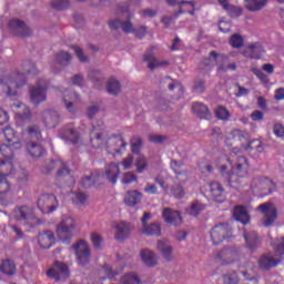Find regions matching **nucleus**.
<instances>
[{"mask_svg": "<svg viewBox=\"0 0 284 284\" xmlns=\"http://www.w3.org/2000/svg\"><path fill=\"white\" fill-rule=\"evenodd\" d=\"M219 172L229 181L231 187H243V180L250 176V160L239 155L232 163L230 156L223 155L220 159Z\"/></svg>", "mask_w": 284, "mask_h": 284, "instance_id": "obj_1", "label": "nucleus"}, {"mask_svg": "<svg viewBox=\"0 0 284 284\" xmlns=\"http://www.w3.org/2000/svg\"><path fill=\"white\" fill-rule=\"evenodd\" d=\"M106 136L108 131H105L103 121L98 120L97 122H93L90 132L92 148H103V145H105L108 154H112V156H119L125 152L128 142H125L123 135H113L105 141Z\"/></svg>", "mask_w": 284, "mask_h": 284, "instance_id": "obj_2", "label": "nucleus"}, {"mask_svg": "<svg viewBox=\"0 0 284 284\" xmlns=\"http://www.w3.org/2000/svg\"><path fill=\"white\" fill-rule=\"evenodd\" d=\"M23 72L12 73V75H3L0 79V85H2L3 92L8 94V97H14L17 94V90L23 88L27 83V74H39V70L37 65L32 63V61H27L22 64Z\"/></svg>", "mask_w": 284, "mask_h": 284, "instance_id": "obj_3", "label": "nucleus"}, {"mask_svg": "<svg viewBox=\"0 0 284 284\" xmlns=\"http://www.w3.org/2000/svg\"><path fill=\"white\" fill-rule=\"evenodd\" d=\"M24 134H27L28 139L32 141L27 145L28 154L31 155L32 159H41V156H45L48 151H45V148H43V144H41L43 141V135H41V129L39 125L33 124L29 126L24 131Z\"/></svg>", "mask_w": 284, "mask_h": 284, "instance_id": "obj_4", "label": "nucleus"}, {"mask_svg": "<svg viewBox=\"0 0 284 284\" xmlns=\"http://www.w3.org/2000/svg\"><path fill=\"white\" fill-rule=\"evenodd\" d=\"M251 192L255 196H270V194L276 192V183L267 178H253L251 181Z\"/></svg>", "mask_w": 284, "mask_h": 284, "instance_id": "obj_5", "label": "nucleus"}, {"mask_svg": "<svg viewBox=\"0 0 284 284\" xmlns=\"http://www.w3.org/2000/svg\"><path fill=\"white\" fill-rule=\"evenodd\" d=\"M77 230V222L70 216H65L57 226V236L62 243H70Z\"/></svg>", "mask_w": 284, "mask_h": 284, "instance_id": "obj_6", "label": "nucleus"}, {"mask_svg": "<svg viewBox=\"0 0 284 284\" xmlns=\"http://www.w3.org/2000/svg\"><path fill=\"white\" fill-rule=\"evenodd\" d=\"M12 216L16 221H20V223H24L29 227H34L39 223L37 215H34V209L27 205L16 207L12 211Z\"/></svg>", "mask_w": 284, "mask_h": 284, "instance_id": "obj_7", "label": "nucleus"}, {"mask_svg": "<svg viewBox=\"0 0 284 284\" xmlns=\"http://www.w3.org/2000/svg\"><path fill=\"white\" fill-rule=\"evenodd\" d=\"M74 252L75 261L81 267L90 264V258H92V251L90 245L84 240H80L71 246Z\"/></svg>", "mask_w": 284, "mask_h": 284, "instance_id": "obj_8", "label": "nucleus"}, {"mask_svg": "<svg viewBox=\"0 0 284 284\" xmlns=\"http://www.w3.org/2000/svg\"><path fill=\"white\" fill-rule=\"evenodd\" d=\"M109 28L111 30H119V28H121V30H123V32H125V34H130V32H133V34H135V37H138V39H143V37H145L148 34V28L140 27L138 29H134V26L132 24V22H130V21L123 22L119 19L111 20L109 22Z\"/></svg>", "mask_w": 284, "mask_h": 284, "instance_id": "obj_9", "label": "nucleus"}, {"mask_svg": "<svg viewBox=\"0 0 284 284\" xmlns=\"http://www.w3.org/2000/svg\"><path fill=\"white\" fill-rule=\"evenodd\" d=\"M256 211L264 217V227H272V224L276 223V220L278 219V210H276V205L272 202L260 204Z\"/></svg>", "mask_w": 284, "mask_h": 284, "instance_id": "obj_10", "label": "nucleus"}, {"mask_svg": "<svg viewBox=\"0 0 284 284\" xmlns=\"http://www.w3.org/2000/svg\"><path fill=\"white\" fill-rule=\"evenodd\" d=\"M210 236L213 245H221L223 241L232 239V226L227 223L216 224L211 229Z\"/></svg>", "mask_w": 284, "mask_h": 284, "instance_id": "obj_11", "label": "nucleus"}, {"mask_svg": "<svg viewBox=\"0 0 284 284\" xmlns=\"http://www.w3.org/2000/svg\"><path fill=\"white\" fill-rule=\"evenodd\" d=\"M49 165L51 168H60V170H58L57 172L58 183H68L69 185H72L74 183V176L72 175V171L68 169L65 162L61 160H51L49 162Z\"/></svg>", "mask_w": 284, "mask_h": 284, "instance_id": "obj_12", "label": "nucleus"}, {"mask_svg": "<svg viewBox=\"0 0 284 284\" xmlns=\"http://www.w3.org/2000/svg\"><path fill=\"white\" fill-rule=\"evenodd\" d=\"M37 206L42 214H52L59 207V200L54 194H42L37 201Z\"/></svg>", "mask_w": 284, "mask_h": 284, "instance_id": "obj_13", "label": "nucleus"}, {"mask_svg": "<svg viewBox=\"0 0 284 284\" xmlns=\"http://www.w3.org/2000/svg\"><path fill=\"white\" fill-rule=\"evenodd\" d=\"M13 174H16L18 181H28V171L14 172L13 160H0V176L7 179V176H12Z\"/></svg>", "mask_w": 284, "mask_h": 284, "instance_id": "obj_14", "label": "nucleus"}, {"mask_svg": "<svg viewBox=\"0 0 284 284\" xmlns=\"http://www.w3.org/2000/svg\"><path fill=\"white\" fill-rule=\"evenodd\" d=\"M29 92L31 103H33V105H39V103H43V101L48 99V83L45 80H39L36 85L30 88Z\"/></svg>", "mask_w": 284, "mask_h": 284, "instance_id": "obj_15", "label": "nucleus"}, {"mask_svg": "<svg viewBox=\"0 0 284 284\" xmlns=\"http://www.w3.org/2000/svg\"><path fill=\"white\" fill-rule=\"evenodd\" d=\"M47 276L53 278V281H65V278H70V267L65 263L57 261L47 271Z\"/></svg>", "mask_w": 284, "mask_h": 284, "instance_id": "obj_16", "label": "nucleus"}, {"mask_svg": "<svg viewBox=\"0 0 284 284\" xmlns=\"http://www.w3.org/2000/svg\"><path fill=\"white\" fill-rule=\"evenodd\" d=\"M239 258V250L236 247H224L215 254V260L221 263V265H232Z\"/></svg>", "mask_w": 284, "mask_h": 284, "instance_id": "obj_17", "label": "nucleus"}, {"mask_svg": "<svg viewBox=\"0 0 284 284\" xmlns=\"http://www.w3.org/2000/svg\"><path fill=\"white\" fill-rule=\"evenodd\" d=\"M206 194L215 203H225V189L219 182H211L206 187Z\"/></svg>", "mask_w": 284, "mask_h": 284, "instance_id": "obj_18", "label": "nucleus"}, {"mask_svg": "<svg viewBox=\"0 0 284 284\" xmlns=\"http://www.w3.org/2000/svg\"><path fill=\"white\" fill-rule=\"evenodd\" d=\"M155 49V47H150L143 55V61L148 63L149 70H156L158 68H165V65H170V61L159 60V58L154 57Z\"/></svg>", "mask_w": 284, "mask_h": 284, "instance_id": "obj_19", "label": "nucleus"}, {"mask_svg": "<svg viewBox=\"0 0 284 284\" xmlns=\"http://www.w3.org/2000/svg\"><path fill=\"white\" fill-rule=\"evenodd\" d=\"M10 30H13L16 37H30L32 34V30L26 26V22L19 19H11L9 21Z\"/></svg>", "mask_w": 284, "mask_h": 284, "instance_id": "obj_20", "label": "nucleus"}, {"mask_svg": "<svg viewBox=\"0 0 284 284\" xmlns=\"http://www.w3.org/2000/svg\"><path fill=\"white\" fill-rule=\"evenodd\" d=\"M60 139L62 141H69V143H72L73 145H77L79 141H81V135H79V132L72 124H68L60 131Z\"/></svg>", "mask_w": 284, "mask_h": 284, "instance_id": "obj_21", "label": "nucleus"}, {"mask_svg": "<svg viewBox=\"0 0 284 284\" xmlns=\"http://www.w3.org/2000/svg\"><path fill=\"white\" fill-rule=\"evenodd\" d=\"M263 54H265V48L261 42H253L244 50L246 59H262Z\"/></svg>", "mask_w": 284, "mask_h": 284, "instance_id": "obj_22", "label": "nucleus"}, {"mask_svg": "<svg viewBox=\"0 0 284 284\" xmlns=\"http://www.w3.org/2000/svg\"><path fill=\"white\" fill-rule=\"evenodd\" d=\"M162 219L164 220V223H169V225H181L183 223L181 212L174 211L170 207L162 211Z\"/></svg>", "mask_w": 284, "mask_h": 284, "instance_id": "obj_23", "label": "nucleus"}, {"mask_svg": "<svg viewBox=\"0 0 284 284\" xmlns=\"http://www.w3.org/2000/svg\"><path fill=\"white\" fill-rule=\"evenodd\" d=\"M62 100L65 103V108L71 114H74V105L80 101L79 94L72 90H65L62 93Z\"/></svg>", "mask_w": 284, "mask_h": 284, "instance_id": "obj_24", "label": "nucleus"}, {"mask_svg": "<svg viewBox=\"0 0 284 284\" xmlns=\"http://www.w3.org/2000/svg\"><path fill=\"white\" fill-rule=\"evenodd\" d=\"M169 6H179V13L180 14H191L194 17V12H196L195 3L194 1H181L178 0H168Z\"/></svg>", "mask_w": 284, "mask_h": 284, "instance_id": "obj_25", "label": "nucleus"}, {"mask_svg": "<svg viewBox=\"0 0 284 284\" xmlns=\"http://www.w3.org/2000/svg\"><path fill=\"white\" fill-rule=\"evenodd\" d=\"M115 234L114 239L115 241H125V239H130V232L132 231V224L121 222L114 226Z\"/></svg>", "mask_w": 284, "mask_h": 284, "instance_id": "obj_26", "label": "nucleus"}, {"mask_svg": "<svg viewBox=\"0 0 284 284\" xmlns=\"http://www.w3.org/2000/svg\"><path fill=\"white\" fill-rule=\"evenodd\" d=\"M250 139V133L247 131L235 129L225 139V145L227 148L234 145L236 141H247Z\"/></svg>", "mask_w": 284, "mask_h": 284, "instance_id": "obj_27", "label": "nucleus"}, {"mask_svg": "<svg viewBox=\"0 0 284 284\" xmlns=\"http://www.w3.org/2000/svg\"><path fill=\"white\" fill-rule=\"evenodd\" d=\"M55 241L57 239L52 231H45L44 233H40L38 236V243L42 250H50V247L54 245Z\"/></svg>", "mask_w": 284, "mask_h": 284, "instance_id": "obj_28", "label": "nucleus"}, {"mask_svg": "<svg viewBox=\"0 0 284 284\" xmlns=\"http://www.w3.org/2000/svg\"><path fill=\"white\" fill-rule=\"evenodd\" d=\"M109 183H112L115 185L116 181H119V175L121 174V170L119 169V163H109L105 166V172H104Z\"/></svg>", "mask_w": 284, "mask_h": 284, "instance_id": "obj_29", "label": "nucleus"}, {"mask_svg": "<svg viewBox=\"0 0 284 284\" xmlns=\"http://www.w3.org/2000/svg\"><path fill=\"white\" fill-rule=\"evenodd\" d=\"M61 122V116L57 111H44L43 112V123L45 128L52 129L59 125Z\"/></svg>", "mask_w": 284, "mask_h": 284, "instance_id": "obj_30", "label": "nucleus"}, {"mask_svg": "<svg viewBox=\"0 0 284 284\" xmlns=\"http://www.w3.org/2000/svg\"><path fill=\"white\" fill-rule=\"evenodd\" d=\"M278 263H281V258H275L272 255H262L257 261V265L260 270H264V271H268V270H272V267H276Z\"/></svg>", "mask_w": 284, "mask_h": 284, "instance_id": "obj_31", "label": "nucleus"}, {"mask_svg": "<svg viewBox=\"0 0 284 284\" xmlns=\"http://www.w3.org/2000/svg\"><path fill=\"white\" fill-rule=\"evenodd\" d=\"M192 112L193 114L197 115L199 119H205L206 121H210L212 119V113L210 112V109L207 108V105L201 102L193 103Z\"/></svg>", "mask_w": 284, "mask_h": 284, "instance_id": "obj_32", "label": "nucleus"}, {"mask_svg": "<svg viewBox=\"0 0 284 284\" xmlns=\"http://www.w3.org/2000/svg\"><path fill=\"white\" fill-rule=\"evenodd\" d=\"M10 182L7 178L0 176V205H8L10 203Z\"/></svg>", "mask_w": 284, "mask_h": 284, "instance_id": "obj_33", "label": "nucleus"}, {"mask_svg": "<svg viewBox=\"0 0 284 284\" xmlns=\"http://www.w3.org/2000/svg\"><path fill=\"white\" fill-rule=\"evenodd\" d=\"M244 241L247 250H251V252H254V250H258V247H261V237H258V234L255 232H244Z\"/></svg>", "mask_w": 284, "mask_h": 284, "instance_id": "obj_34", "label": "nucleus"}, {"mask_svg": "<svg viewBox=\"0 0 284 284\" xmlns=\"http://www.w3.org/2000/svg\"><path fill=\"white\" fill-rule=\"evenodd\" d=\"M233 219L242 223V225H247L250 223V213L245 206H235L233 211Z\"/></svg>", "mask_w": 284, "mask_h": 284, "instance_id": "obj_35", "label": "nucleus"}, {"mask_svg": "<svg viewBox=\"0 0 284 284\" xmlns=\"http://www.w3.org/2000/svg\"><path fill=\"white\" fill-rule=\"evenodd\" d=\"M0 272L6 276H14L17 274V264L10 258L2 260Z\"/></svg>", "mask_w": 284, "mask_h": 284, "instance_id": "obj_36", "label": "nucleus"}, {"mask_svg": "<svg viewBox=\"0 0 284 284\" xmlns=\"http://www.w3.org/2000/svg\"><path fill=\"white\" fill-rule=\"evenodd\" d=\"M3 134L7 143L12 144L13 148L21 149V141H19V138H17L14 129L7 126L3 130Z\"/></svg>", "mask_w": 284, "mask_h": 284, "instance_id": "obj_37", "label": "nucleus"}, {"mask_svg": "<svg viewBox=\"0 0 284 284\" xmlns=\"http://www.w3.org/2000/svg\"><path fill=\"white\" fill-rule=\"evenodd\" d=\"M143 195L139 191H129L124 197V203L128 207H134L138 203H141Z\"/></svg>", "mask_w": 284, "mask_h": 284, "instance_id": "obj_38", "label": "nucleus"}, {"mask_svg": "<svg viewBox=\"0 0 284 284\" xmlns=\"http://www.w3.org/2000/svg\"><path fill=\"white\" fill-rule=\"evenodd\" d=\"M170 168H171L172 172L175 173L176 179H179V176H187V171L185 169H183V168H185V162L171 160Z\"/></svg>", "mask_w": 284, "mask_h": 284, "instance_id": "obj_39", "label": "nucleus"}, {"mask_svg": "<svg viewBox=\"0 0 284 284\" xmlns=\"http://www.w3.org/2000/svg\"><path fill=\"white\" fill-rule=\"evenodd\" d=\"M268 0H245V8L250 10V12H258V10H263L264 6H267Z\"/></svg>", "mask_w": 284, "mask_h": 284, "instance_id": "obj_40", "label": "nucleus"}, {"mask_svg": "<svg viewBox=\"0 0 284 284\" xmlns=\"http://www.w3.org/2000/svg\"><path fill=\"white\" fill-rule=\"evenodd\" d=\"M18 150L17 146L8 143V144H0V152L3 156V160L7 161H14V151Z\"/></svg>", "mask_w": 284, "mask_h": 284, "instance_id": "obj_41", "label": "nucleus"}, {"mask_svg": "<svg viewBox=\"0 0 284 284\" xmlns=\"http://www.w3.org/2000/svg\"><path fill=\"white\" fill-rule=\"evenodd\" d=\"M158 250L166 261H172V246L168 241H159Z\"/></svg>", "mask_w": 284, "mask_h": 284, "instance_id": "obj_42", "label": "nucleus"}, {"mask_svg": "<svg viewBox=\"0 0 284 284\" xmlns=\"http://www.w3.org/2000/svg\"><path fill=\"white\" fill-rule=\"evenodd\" d=\"M141 258L148 267H154V265H156V255H154L152 251H141Z\"/></svg>", "mask_w": 284, "mask_h": 284, "instance_id": "obj_43", "label": "nucleus"}, {"mask_svg": "<svg viewBox=\"0 0 284 284\" xmlns=\"http://www.w3.org/2000/svg\"><path fill=\"white\" fill-rule=\"evenodd\" d=\"M142 234H146V236H161V225L158 223H152L143 226Z\"/></svg>", "mask_w": 284, "mask_h": 284, "instance_id": "obj_44", "label": "nucleus"}, {"mask_svg": "<svg viewBox=\"0 0 284 284\" xmlns=\"http://www.w3.org/2000/svg\"><path fill=\"white\" fill-rule=\"evenodd\" d=\"M106 91L109 94H113V97H116L119 92H121V83L114 79H110L106 83Z\"/></svg>", "mask_w": 284, "mask_h": 284, "instance_id": "obj_45", "label": "nucleus"}, {"mask_svg": "<svg viewBox=\"0 0 284 284\" xmlns=\"http://www.w3.org/2000/svg\"><path fill=\"white\" fill-rule=\"evenodd\" d=\"M230 45H232L235 50H239L240 48H243L245 45V40H243V36L235 33L232 34L229 40Z\"/></svg>", "mask_w": 284, "mask_h": 284, "instance_id": "obj_46", "label": "nucleus"}, {"mask_svg": "<svg viewBox=\"0 0 284 284\" xmlns=\"http://www.w3.org/2000/svg\"><path fill=\"white\" fill-rule=\"evenodd\" d=\"M245 150L247 152L255 151V152H257V154H261L264 150L263 142L261 140H252L248 142Z\"/></svg>", "mask_w": 284, "mask_h": 284, "instance_id": "obj_47", "label": "nucleus"}, {"mask_svg": "<svg viewBox=\"0 0 284 284\" xmlns=\"http://www.w3.org/2000/svg\"><path fill=\"white\" fill-rule=\"evenodd\" d=\"M135 168L138 174H143V172H145V169L148 168V159L144 158V155H139L135 160Z\"/></svg>", "mask_w": 284, "mask_h": 284, "instance_id": "obj_48", "label": "nucleus"}, {"mask_svg": "<svg viewBox=\"0 0 284 284\" xmlns=\"http://www.w3.org/2000/svg\"><path fill=\"white\" fill-rule=\"evenodd\" d=\"M271 245L276 254L284 256V237L274 240Z\"/></svg>", "mask_w": 284, "mask_h": 284, "instance_id": "obj_49", "label": "nucleus"}, {"mask_svg": "<svg viewBox=\"0 0 284 284\" xmlns=\"http://www.w3.org/2000/svg\"><path fill=\"white\" fill-rule=\"evenodd\" d=\"M72 202L74 205H85L88 203V195L83 192L73 193Z\"/></svg>", "mask_w": 284, "mask_h": 284, "instance_id": "obj_50", "label": "nucleus"}, {"mask_svg": "<svg viewBox=\"0 0 284 284\" xmlns=\"http://www.w3.org/2000/svg\"><path fill=\"white\" fill-rule=\"evenodd\" d=\"M251 72L254 73L255 77H257L261 83H264L265 85L270 83V78L266 74H264L263 70L258 69V67L251 68Z\"/></svg>", "mask_w": 284, "mask_h": 284, "instance_id": "obj_51", "label": "nucleus"}, {"mask_svg": "<svg viewBox=\"0 0 284 284\" xmlns=\"http://www.w3.org/2000/svg\"><path fill=\"white\" fill-rule=\"evenodd\" d=\"M55 59H57L58 63H60V65H68V63H70V61H72V55H70L65 51H61L55 55Z\"/></svg>", "mask_w": 284, "mask_h": 284, "instance_id": "obj_52", "label": "nucleus"}, {"mask_svg": "<svg viewBox=\"0 0 284 284\" xmlns=\"http://www.w3.org/2000/svg\"><path fill=\"white\" fill-rule=\"evenodd\" d=\"M215 116L220 119V121H227L230 119V111L225 106H217Z\"/></svg>", "mask_w": 284, "mask_h": 284, "instance_id": "obj_53", "label": "nucleus"}, {"mask_svg": "<svg viewBox=\"0 0 284 284\" xmlns=\"http://www.w3.org/2000/svg\"><path fill=\"white\" fill-rule=\"evenodd\" d=\"M70 0H52L51 1V8L53 10H65V8H69Z\"/></svg>", "mask_w": 284, "mask_h": 284, "instance_id": "obj_54", "label": "nucleus"}, {"mask_svg": "<svg viewBox=\"0 0 284 284\" xmlns=\"http://www.w3.org/2000/svg\"><path fill=\"white\" fill-rule=\"evenodd\" d=\"M142 145L143 140H141V138H133L131 141V152L133 154H139V152H141Z\"/></svg>", "mask_w": 284, "mask_h": 284, "instance_id": "obj_55", "label": "nucleus"}, {"mask_svg": "<svg viewBox=\"0 0 284 284\" xmlns=\"http://www.w3.org/2000/svg\"><path fill=\"white\" fill-rule=\"evenodd\" d=\"M171 193L175 199H183L185 196V189L181 184H178L171 189Z\"/></svg>", "mask_w": 284, "mask_h": 284, "instance_id": "obj_56", "label": "nucleus"}, {"mask_svg": "<svg viewBox=\"0 0 284 284\" xmlns=\"http://www.w3.org/2000/svg\"><path fill=\"white\" fill-rule=\"evenodd\" d=\"M224 284H239V275L236 272L225 274L223 276Z\"/></svg>", "mask_w": 284, "mask_h": 284, "instance_id": "obj_57", "label": "nucleus"}, {"mask_svg": "<svg viewBox=\"0 0 284 284\" xmlns=\"http://www.w3.org/2000/svg\"><path fill=\"white\" fill-rule=\"evenodd\" d=\"M205 210V205L199 203V202H194L192 205H191V209H190V214L191 216H199L200 212Z\"/></svg>", "mask_w": 284, "mask_h": 284, "instance_id": "obj_58", "label": "nucleus"}, {"mask_svg": "<svg viewBox=\"0 0 284 284\" xmlns=\"http://www.w3.org/2000/svg\"><path fill=\"white\" fill-rule=\"evenodd\" d=\"M91 243L93 244V247L95 250H101V243H103V237H101V235H99L98 233H92Z\"/></svg>", "mask_w": 284, "mask_h": 284, "instance_id": "obj_59", "label": "nucleus"}, {"mask_svg": "<svg viewBox=\"0 0 284 284\" xmlns=\"http://www.w3.org/2000/svg\"><path fill=\"white\" fill-rule=\"evenodd\" d=\"M136 174H134L133 172H126L123 174L122 178V183L124 185H130V183H134V181H136Z\"/></svg>", "mask_w": 284, "mask_h": 284, "instance_id": "obj_60", "label": "nucleus"}, {"mask_svg": "<svg viewBox=\"0 0 284 284\" xmlns=\"http://www.w3.org/2000/svg\"><path fill=\"white\" fill-rule=\"evenodd\" d=\"M71 48H72V50H74L75 55L78 57L79 61H81L82 63L88 62V57H85V54L83 53L82 48H80L79 45H72Z\"/></svg>", "mask_w": 284, "mask_h": 284, "instance_id": "obj_61", "label": "nucleus"}, {"mask_svg": "<svg viewBox=\"0 0 284 284\" xmlns=\"http://www.w3.org/2000/svg\"><path fill=\"white\" fill-rule=\"evenodd\" d=\"M273 134H275L276 139H284V125L275 123L273 126Z\"/></svg>", "mask_w": 284, "mask_h": 284, "instance_id": "obj_62", "label": "nucleus"}, {"mask_svg": "<svg viewBox=\"0 0 284 284\" xmlns=\"http://www.w3.org/2000/svg\"><path fill=\"white\" fill-rule=\"evenodd\" d=\"M81 185H82V187H92V185H94V174L84 176L81 180Z\"/></svg>", "mask_w": 284, "mask_h": 284, "instance_id": "obj_63", "label": "nucleus"}, {"mask_svg": "<svg viewBox=\"0 0 284 284\" xmlns=\"http://www.w3.org/2000/svg\"><path fill=\"white\" fill-rule=\"evenodd\" d=\"M226 12H229V14L231 17H241V14H243V9H241V7H236V6H231Z\"/></svg>", "mask_w": 284, "mask_h": 284, "instance_id": "obj_64", "label": "nucleus"}]
</instances>
